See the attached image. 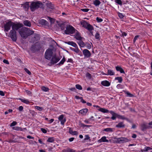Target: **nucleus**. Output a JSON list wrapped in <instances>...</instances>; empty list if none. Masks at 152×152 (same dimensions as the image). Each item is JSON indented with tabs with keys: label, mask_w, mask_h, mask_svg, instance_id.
Returning a JSON list of instances; mask_svg holds the SVG:
<instances>
[{
	"label": "nucleus",
	"mask_w": 152,
	"mask_h": 152,
	"mask_svg": "<svg viewBox=\"0 0 152 152\" xmlns=\"http://www.w3.org/2000/svg\"><path fill=\"white\" fill-rule=\"evenodd\" d=\"M106 137L104 136L102 137L100 140H99V141L100 142H108V140L106 139Z\"/></svg>",
	"instance_id": "nucleus-26"
},
{
	"label": "nucleus",
	"mask_w": 152,
	"mask_h": 152,
	"mask_svg": "<svg viewBox=\"0 0 152 152\" xmlns=\"http://www.w3.org/2000/svg\"><path fill=\"white\" fill-rule=\"evenodd\" d=\"M22 26L23 24H22L20 23H15L13 22V23L12 24V30L14 29V30L15 31V30H17Z\"/></svg>",
	"instance_id": "nucleus-10"
},
{
	"label": "nucleus",
	"mask_w": 152,
	"mask_h": 152,
	"mask_svg": "<svg viewBox=\"0 0 152 152\" xmlns=\"http://www.w3.org/2000/svg\"><path fill=\"white\" fill-rule=\"evenodd\" d=\"M116 117V115H113V116L111 117V118L112 120H115V119Z\"/></svg>",
	"instance_id": "nucleus-64"
},
{
	"label": "nucleus",
	"mask_w": 152,
	"mask_h": 152,
	"mask_svg": "<svg viewBox=\"0 0 152 152\" xmlns=\"http://www.w3.org/2000/svg\"><path fill=\"white\" fill-rule=\"evenodd\" d=\"M73 131L72 129L71 128H70L69 129V132L71 134H72L73 133Z\"/></svg>",
	"instance_id": "nucleus-59"
},
{
	"label": "nucleus",
	"mask_w": 152,
	"mask_h": 152,
	"mask_svg": "<svg viewBox=\"0 0 152 152\" xmlns=\"http://www.w3.org/2000/svg\"><path fill=\"white\" fill-rule=\"evenodd\" d=\"M75 86L76 88L78 89L81 90L82 89V86L80 85L77 84Z\"/></svg>",
	"instance_id": "nucleus-42"
},
{
	"label": "nucleus",
	"mask_w": 152,
	"mask_h": 152,
	"mask_svg": "<svg viewBox=\"0 0 152 152\" xmlns=\"http://www.w3.org/2000/svg\"><path fill=\"white\" fill-rule=\"evenodd\" d=\"M72 48L71 49L72 50H74L75 52L76 53H78L79 51V50L78 48H77V47L76 48Z\"/></svg>",
	"instance_id": "nucleus-45"
},
{
	"label": "nucleus",
	"mask_w": 152,
	"mask_h": 152,
	"mask_svg": "<svg viewBox=\"0 0 152 152\" xmlns=\"http://www.w3.org/2000/svg\"><path fill=\"white\" fill-rule=\"evenodd\" d=\"M99 110L104 113H107L109 112V111L103 108H100Z\"/></svg>",
	"instance_id": "nucleus-30"
},
{
	"label": "nucleus",
	"mask_w": 152,
	"mask_h": 152,
	"mask_svg": "<svg viewBox=\"0 0 152 152\" xmlns=\"http://www.w3.org/2000/svg\"><path fill=\"white\" fill-rule=\"evenodd\" d=\"M115 2L119 5H121L122 4L121 0H115Z\"/></svg>",
	"instance_id": "nucleus-44"
},
{
	"label": "nucleus",
	"mask_w": 152,
	"mask_h": 152,
	"mask_svg": "<svg viewBox=\"0 0 152 152\" xmlns=\"http://www.w3.org/2000/svg\"><path fill=\"white\" fill-rule=\"evenodd\" d=\"M3 62L4 63L6 64H9V62H8V61L7 60H6L5 59H4L3 61Z\"/></svg>",
	"instance_id": "nucleus-61"
},
{
	"label": "nucleus",
	"mask_w": 152,
	"mask_h": 152,
	"mask_svg": "<svg viewBox=\"0 0 152 152\" xmlns=\"http://www.w3.org/2000/svg\"><path fill=\"white\" fill-rule=\"evenodd\" d=\"M81 24L83 27L88 30L92 35H93V32L92 31L94 30V28L92 25L85 20L81 22Z\"/></svg>",
	"instance_id": "nucleus-2"
},
{
	"label": "nucleus",
	"mask_w": 152,
	"mask_h": 152,
	"mask_svg": "<svg viewBox=\"0 0 152 152\" xmlns=\"http://www.w3.org/2000/svg\"><path fill=\"white\" fill-rule=\"evenodd\" d=\"M145 150H144V151H148V150H151L152 149V148H151L150 147H147V148H145Z\"/></svg>",
	"instance_id": "nucleus-54"
},
{
	"label": "nucleus",
	"mask_w": 152,
	"mask_h": 152,
	"mask_svg": "<svg viewBox=\"0 0 152 152\" xmlns=\"http://www.w3.org/2000/svg\"><path fill=\"white\" fill-rule=\"evenodd\" d=\"M13 22L11 21H9L6 23L4 25V31L5 32H8L11 28V27L12 26V24Z\"/></svg>",
	"instance_id": "nucleus-8"
},
{
	"label": "nucleus",
	"mask_w": 152,
	"mask_h": 152,
	"mask_svg": "<svg viewBox=\"0 0 152 152\" xmlns=\"http://www.w3.org/2000/svg\"><path fill=\"white\" fill-rule=\"evenodd\" d=\"M41 131L42 132L44 133H47V131L46 129H44L41 128Z\"/></svg>",
	"instance_id": "nucleus-53"
},
{
	"label": "nucleus",
	"mask_w": 152,
	"mask_h": 152,
	"mask_svg": "<svg viewBox=\"0 0 152 152\" xmlns=\"http://www.w3.org/2000/svg\"><path fill=\"white\" fill-rule=\"evenodd\" d=\"M139 36L138 35L136 36L135 37L134 40H133V42H135L136 41V40L137 39V38L139 37Z\"/></svg>",
	"instance_id": "nucleus-56"
},
{
	"label": "nucleus",
	"mask_w": 152,
	"mask_h": 152,
	"mask_svg": "<svg viewBox=\"0 0 152 152\" xmlns=\"http://www.w3.org/2000/svg\"><path fill=\"white\" fill-rule=\"evenodd\" d=\"M19 33L21 37L23 39H26L27 38L26 27H23L19 31Z\"/></svg>",
	"instance_id": "nucleus-5"
},
{
	"label": "nucleus",
	"mask_w": 152,
	"mask_h": 152,
	"mask_svg": "<svg viewBox=\"0 0 152 152\" xmlns=\"http://www.w3.org/2000/svg\"><path fill=\"white\" fill-rule=\"evenodd\" d=\"M55 140H54V138L53 137H49L47 141V142H53Z\"/></svg>",
	"instance_id": "nucleus-33"
},
{
	"label": "nucleus",
	"mask_w": 152,
	"mask_h": 152,
	"mask_svg": "<svg viewBox=\"0 0 152 152\" xmlns=\"http://www.w3.org/2000/svg\"><path fill=\"white\" fill-rule=\"evenodd\" d=\"M86 76L88 77L89 79H91V75L89 73H87L86 74Z\"/></svg>",
	"instance_id": "nucleus-51"
},
{
	"label": "nucleus",
	"mask_w": 152,
	"mask_h": 152,
	"mask_svg": "<svg viewBox=\"0 0 152 152\" xmlns=\"http://www.w3.org/2000/svg\"><path fill=\"white\" fill-rule=\"evenodd\" d=\"M16 31L15 30H11L10 32V37L13 41H16L17 40Z\"/></svg>",
	"instance_id": "nucleus-9"
},
{
	"label": "nucleus",
	"mask_w": 152,
	"mask_h": 152,
	"mask_svg": "<svg viewBox=\"0 0 152 152\" xmlns=\"http://www.w3.org/2000/svg\"><path fill=\"white\" fill-rule=\"evenodd\" d=\"M40 37L39 35L37 34H34L31 40L32 42H35L38 41Z\"/></svg>",
	"instance_id": "nucleus-12"
},
{
	"label": "nucleus",
	"mask_w": 152,
	"mask_h": 152,
	"mask_svg": "<svg viewBox=\"0 0 152 152\" xmlns=\"http://www.w3.org/2000/svg\"><path fill=\"white\" fill-rule=\"evenodd\" d=\"M24 24L26 26L30 27L31 26V23L28 20H26L23 21Z\"/></svg>",
	"instance_id": "nucleus-21"
},
{
	"label": "nucleus",
	"mask_w": 152,
	"mask_h": 152,
	"mask_svg": "<svg viewBox=\"0 0 152 152\" xmlns=\"http://www.w3.org/2000/svg\"><path fill=\"white\" fill-rule=\"evenodd\" d=\"M75 151L73 149H71L70 148H68L66 149H64L63 152H75Z\"/></svg>",
	"instance_id": "nucleus-27"
},
{
	"label": "nucleus",
	"mask_w": 152,
	"mask_h": 152,
	"mask_svg": "<svg viewBox=\"0 0 152 152\" xmlns=\"http://www.w3.org/2000/svg\"><path fill=\"white\" fill-rule=\"evenodd\" d=\"M69 90L71 91H75L76 90L75 88L74 87L69 88Z\"/></svg>",
	"instance_id": "nucleus-63"
},
{
	"label": "nucleus",
	"mask_w": 152,
	"mask_h": 152,
	"mask_svg": "<svg viewBox=\"0 0 152 152\" xmlns=\"http://www.w3.org/2000/svg\"><path fill=\"white\" fill-rule=\"evenodd\" d=\"M23 107L22 106H20L18 108V110L20 111H22L23 110Z\"/></svg>",
	"instance_id": "nucleus-58"
},
{
	"label": "nucleus",
	"mask_w": 152,
	"mask_h": 152,
	"mask_svg": "<svg viewBox=\"0 0 152 152\" xmlns=\"http://www.w3.org/2000/svg\"><path fill=\"white\" fill-rule=\"evenodd\" d=\"M125 126V125L123 122H120L116 126V127L118 128H124Z\"/></svg>",
	"instance_id": "nucleus-22"
},
{
	"label": "nucleus",
	"mask_w": 152,
	"mask_h": 152,
	"mask_svg": "<svg viewBox=\"0 0 152 152\" xmlns=\"http://www.w3.org/2000/svg\"><path fill=\"white\" fill-rule=\"evenodd\" d=\"M150 128L152 127L150 126H147L146 123H143L141 125V129L143 131H144L147 129H149Z\"/></svg>",
	"instance_id": "nucleus-13"
},
{
	"label": "nucleus",
	"mask_w": 152,
	"mask_h": 152,
	"mask_svg": "<svg viewBox=\"0 0 152 152\" xmlns=\"http://www.w3.org/2000/svg\"><path fill=\"white\" fill-rule=\"evenodd\" d=\"M115 80H117L120 83H121L122 81V78L121 77H117L115 78Z\"/></svg>",
	"instance_id": "nucleus-39"
},
{
	"label": "nucleus",
	"mask_w": 152,
	"mask_h": 152,
	"mask_svg": "<svg viewBox=\"0 0 152 152\" xmlns=\"http://www.w3.org/2000/svg\"><path fill=\"white\" fill-rule=\"evenodd\" d=\"M13 129L16 130H21L22 129L21 128L17 126L14 127Z\"/></svg>",
	"instance_id": "nucleus-46"
},
{
	"label": "nucleus",
	"mask_w": 152,
	"mask_h": 152,
	"mask_svg": "<svg viewBox=\"0 0 152 152\" xmlns=\"http://www.w3.org/2000/svg\"><path fill=\"white\" fill-rule=\"evenodd\" d=\"M76 30L72 26L67 25L66 30L64 31L65 34H72L76 32Z\"/></svg>",
	"instance_id": "nucleus-4"
},
{
	"label": "nucleus",
	"mask_w": 152,
	"mask_h": 152,
	"mask_svg": "<svg viewBox=\"0 0 152 152\" xmlns=\"http://www.w3.org/2000/svg\"><path fill=\"white\" fill-rule=\"evenodd\" d=\"M58 26L61 27V29L62 30H64L65 28H66V26L63 23L59 24Z\"/></svg>",
	"instance_id": "nucleus-29"
},
{
	"label": "nucleus",
	"mask_w": 152,
	"mask_h": 152,
	"mask_svg": "<svg viewBox=\"0 0 152 152\" xmlns=\"http://www.w3.org/2000/svg\"><path fill=\"white\" fill-rule=\"evenodd\" d=\"M20 99V100L22 102L27 104H28L30 102L29 101L27 100L24 99Z\"/></svg>",
	"instance_id": "nucleus-40"
},
{
	"label": "nucleus",
	"mask_w": 152,
	"mask_h": 152,
	"mask_svg": "<svg viewBox=\"0 0 152 152\" xmlns=\"http://www.w3.org/2000/svg\"><path fill=\"white\" fill-rule=\"evenodd\" d=\"M53 51V49H51L47 50L45 54V57L46 59L50 60L55 55Z\"/></svg>",
	"instance_id": "nucleus-3"
},
{
	"label": "nucleus",
	"mask_w": 152,
	"mask_h": 152,
	"mask_svg": "<svg viewBox=\"0 0 152 152\" xmlns=\"http://www.w3.org/2000/svg\"><path fill=\"white\" fill-rule=\"evenodd\" d=\"M78 134L77 132V131H73L72 134L73 135H77Z\"/></svg>",
	"instance_id": "nucleus-60"
},
{
	"label": "nucleus",
	"mask_w": 152,
	"mask_h": 152,
	"mask_svg": "<svg viewBox=\"0 0 152 152\" xmlns=\"http://www.w3.org/2000/svg\"><path fill=\"white\" fill-rule=\"evenodd\" d=\"M65 61V59L64 57L60 61V62L58 63V64L59 65H61L63 64L64 62Z\"/></svg>",
	"instance_id": "nucleus-37"
},
{
	"label": "nucleus",
	"mask_w": 152,
	"mask_h": 152,
	"mask_svg": "<svg viewBox=\"0 0 152 152\" xmlns=\"http://www.w3.org/2000/svg\"><path fill=\"white\" fill-rule=\"evenodd\" d=\"M101 84L104 86H110V83L108 81L105 80L102 81Z\"/></svg>",
	"instance_id": "nucleus-17"
},
{
	"label": "nucleus",
	"mask_w": 152,
	"mask_h": 152,
	"mask_svg": "<svg viewBox=\"0 0 152 152\" xmlns=\"http://www.w3.org/2000/svg\"><path fill=\"white\" fill-rule=\"evenodd\" d=\"M41 89L42 91L45 92L48 91L49 90V89L48 87H46L44 86L42 87Z\"/></svg>",
	"instance_id": "nucleus-35"
},
{
	"label": "nucleus",
	"mask_w": 152,
	"mask_h": 152,
	"mask_svg": "<svg viewBox=\"0 0 152 152\" xmlns=\"http://www.w3.org/2000/svg\"><path fill=\"white\" fill-rule=\"evenodd\" d=\"M84 55L87 57H89L91 55V53L87 49H85L83 51Z\"/></svg>",
	"instance_id": "nucleus-15"
},
{
	"label": "nucleus",
	"mask_w": 152,
	"mask_h": 152,
	"mask_svg": "<svg viewBox=\"0 0 152 152\" xmlns=\"http://www.w3.org/2000/svg\"><path fill=\"white\" fill-rule=\"evenodd\" d=\"M80 41L79 42L78 44L81 47H83L85 46V44L84 42L81 41V40H79Z\"/></svg>",
	"instance_id": "nucleus-32"
},
{
	"label": "nucleus",
	"mask_w": 152,
	"mask_h": 152,
	"mask_svg": "<svg viewBox=\"0 0 152 152\" xmlns=\"http://www.w3.org/2000/svg\"><path fill=\"white\" fill-rule=\"evenodd\" d=\"M81 10L84 12H87L89 11V9H81Z\"/></svg>",
	"instance_id": "nucleus-55"
},
{
	"label": "nucleus",
	"mask_w": 152,
	"mask_h": 152,
	"mask_svg": "<svg viewBox=\"0 0 152 152\" xmlns=\"http://www.w3.org/2000/svg\"><path fill=\"white\" fill-rule=\"evenodd\" d=\"M39 23L44 26H47L48 25V22L44 19L41 20L39 21Z\"/></svg>",
	"instance_id": "nucleus-19"
},
{
	"label": "nucleus",
	"mask_w": 152,
	"mask_h": 152,
	"mask_svg": "<svg viewBox=\"0 0 152 152\" xmlns=\"http://www.w3.org/2000/svg\"><path fill=\"white\" fill-rule=\"evenodd\" d=\"M0 95L1 96H4V94L3 91H0Z\"/></svg>",
	"instance_id": "nucleus-62"
},
{
	"label": "nucleus",
	"mask_w": 152,
	"mask_h": 152,
	"mask_svg": "<svg viewBox=\"0 0 152 152\" xmlns=\"http://www.w3.org/2000/svg\"><path fill=\"white\" fill-rule=\"evenodd\" d=\"M95 36L96 39H98L99 37V34L98 33H97L96 34Z\"/></svg>",
	"instance_id": "nucleus-52"
},
{
	"label": "nucleus",
	"mask_w": 152,
	"mask_h": 152,
	"mask_svg": "<svg viewBox=\"0 0 152 152\" xmlns=\"http://www.w3.org/2000/svg\"><path fill=\"white\" fill-rule=\"evenodd\" d=\"M104 131L107 132H112L113 131V129L110 128H108L104 129Z\"/></svg>",
	"instance_id": "nucleus-34"
},
{
	"label": "nucleus",
	"mask_w": 152,
	"mask_h": 152,
	"mask_svg": "<svg viewBox=\"0 0 152 152\" xmlns=\"http://www.w3.org/2000/svg\"><path fill=\"white\" fill-rule=\"evenodd\" d=\"M24 69L25 71L29 75H31V73L27 68H24Z\"/></svg>",
	"instance_id": "nucleus-43"
},
{
	"label": "nucleus",
	"mask_w": 152,
	"mask_h": 152,
	"mask_svg": "<svg viewBox=\"0 0 152 152\" xmlns=\"http://www.w3.org/2000/svg\"><path fill=\"white\" fill-rule=\"evenodd\" d=\"M43 5V4L40 2H32L30 5V7L31 11H34L39 7H42Z\"/></svg>",
	"instance_id": "nucleus-1"
},
{
	"label": "nucleus",
	"mask_w": 152,
	"mask_h": 152,
	"mask_svg": "<svg viewBox=\"0 0 152 152\" xmlns=\"http://www.w3.org/2000/svg\"><path fill=\"white\" fill-rule=\"evenodd\" d=\"M101 3V2L99 0H95L94 1V4L96 6H97L99 5Z\"/></svg>",
	"instance_id": "nucleus-31"
},
{
	"label": "nucleus",
	"mask_w": 152,
	"mask_h": 152,
	"mask_svg": "<svg viewBox=\"0 0 152 152\" xmlns=\"http://www.w3.org/2000/svg\"><path fill=\"white\" fill-rule=\"evenodd\" d=\"M60 60V59L57 58L55 54L52 58L50 62L51 65L57 63Z\"/></svg>",
	"instance_id": "nucleus-11"
},
{
	"label": "nucleus",
	"mask_w": 152,
	"mask_h": 152,
	"mask_svg": "<svg viewBox=\"0 0 152 152\" xmlns=\"http://www.w3.org/2000/svg\"><path fill=\"white\" fill-rule=\"evenodd\" d=\"M88 109H83L80 110L79 113L83 115H85L87 113Z\"/></svg>",
	"instance_id": "nucleus-24"
},
{
	"label": "nucleus",
	"mask_w": 152,
	"mask_h": 152,
	"mask_svg": "<svg viewBox=\"0 0 152 152\" xmlns=\"http://www.w3.org/2000/svg\"><path fill=\"white\" fill-rule=\"evenodd\" d=\"M107 75H114V72L112 70H108L107 71Z\"/></svg>",
	"instance_id": "nucleus-36"
},
{
	"label": "nucleus",
	"mask_w": 152,
	"mask_h": 152,
	"mask_svg": "<svg viewBox=\"0 0 152 152\" xmlns=\"http://www.w3.org/2000/svg\"><path fill=\"white\" fill-rule=\"evenodd\" d=\"M75 38L77 40H81L82 39V37L80 36L79 33L77 30H76Z\"/></svg>",
	"instance_id": "nucleus-16"
},
{
	"label": "nucleus",
	"mask_w": 152,
	"mask_h": 152,
	"mask_svg": "<svg viewBox=\"0 0 152 152\" xmlns=\"http://www.w3.org/2000/svg\"><path fill=\"white\" fill-rule=\"evenodd\" d=\"M66 43L68 45H71L75 48H76L77 47V46L76 44L73 42H66Z\"/></svg>",
	"instance_id": "nucleus-25"
},
{
	"label": "nucleus",
	"mask_w": 152,
	"mask_h": 152,
	"mask_svg": "<svg viewBox=\"0 0 152 152\" xmlns=\"http://www.w3.org/2000/svg\"><path fill=\"white\" fill-rule=\"evenodd\" d=\"M58 120L61 121V124L62 125H64L66 121L65 118H64V116L63 115H60L58 117Z\"/></svg>",
	"instance_id": "nucleus-14"
},
{
	"label": "nucleus",
	"mask_w": 152,
	"mask_h": 152,
	"mask_svg": "<svg viewBox=\"0 0 152 152\" xmlns=\"http://www.w3.org/2000/svg\"><path fill=\"white\" fill-rule=\"evenodd\" d=\"M96 20L98 22H102L103 20L101 18H99L98 17H97L96 18Z\"/></svg>",
	"instance_id": "nucleus-49"
},
{
	"label": "nucleus",
	"mask_w": 152,
	"mask_h": 152,
	"mask_svg": "<svg viewBox=\"0 0 152 152\" xmlns=\"http://www.w3.org/2000/svg\"><path fill=\"white\" fill-rule=\"evenodd\" d=\"M118 15L119 18H122L124 17V16L121 13H118Z\"/></svg>",
	"instance_id": "nucleus-48"
},
{
	"label": "nucleus",
	"mask_w": 152,
	"mask_h": 152,
	"mask_svg": "<svg viewBox=\"0 0 152 152\" xmlns=\"http://www.w3.org/2000/svg\"><path fill=\"white\" fill-rule=\"evenodd\" d=\"M47 7L50 9H53L54 8V6L50 2H48L46 4Z\"/></svg>",
	"instance_id": "nucleus-23"
},
{
	"label": "nucleus",
	"mask_w": 152,
	"mask_h": 152,
	"mask_svg": "<svg viewBox=\"0 0 152 152\" xmlns=\"http://www.w3.org/2000/svg\"><path fill=\"white\" fill-rule=\"evenodd\" d=\"M125 94H126L128 96L130 97H133L134 96L132 94H131L128 91H126L125 92Z\"/></svg>",
	"instance_id": "nucleus-38"
},
{
	"label": "nucleus",
	"mask_w": 152,
	"mask_h": 152,
	"mask_svg": "<svg viewBox=\"0 0 152 152\" xmlns=\"http://www.w3.org/2000/svg\"><path fill=\"white\" fill-rule=\"evenodd\" d=\"M85 138L84 139V140H86L89 139L90 138L88 135H86L85 136Z\"/></svg>",
	"instance_id": "nucleus-50"
},
{
	"label": "nucleus",
	"mask_w": 152,
	"mask_h": 152,
	"mask_svg": "<svg viewBox=\"0 0 152 152\" xmlns=\"http://www.w3.org/2000/svg\"><path fill=\"white\" fill-rule=\"evenodd\" d=\"M115 68L117 71H119L122 73H125L124 70L121 67L117 66L115 67Z\"/></svg>",
	"instance_id": "nucleus-20"
},
{
	"label": "nucleus",
	"mask_w": 152,
	"mask_h": 152,
	"mask_svg": "<svg viewBox=\"0 0 152 152\" xmlns=\"http://www.w3.org/2000/svg\"><path fill=\"white\" fill-rule=\"evenodd\" d=\"M42 47L41 44L37 42L32 46L31 50L33 52L39 50Z\"/></svg>",
	"instance_id": "nucleus-6"
},
{
	"label": "nucleus",
	"mask_w": 152,
	"mask_h": 152,
	"mask_svg": "<svg viewBox=\"0 0 152 152\" xmlns=\"http://www.w3.org/2000/svg\"><path fill=\"white\" fill-rule=\"evenodd\" d=\"M115 141L117 143H124L129 141L130 140L127 138L124 137H121L120 138H115Z\"/></svg>",
	"instance_id": "nucleus-7"
},
{
	"label": "nucleus",
	"mask_w": 152,
	"mask_h": 152,
	"mask_svg": "<svg viewBox=\"0 0 152 152\" xmlns=\"http://www.w3.org/2000/svg\"><path fill=\"white\" fill-rule=\"evenodd\" d=\"M116 117L117 118H118L119 119H123V120H126V119H127V118H125L124 116L121 115H118L117 114L116 115Z\"/></svg>",
	"instance_id": "nucleus-28"
},
{
	"label": "nucleus",
	"mask_w": 152,
	"mask_h": 152,
	"mask_svg": "<svg viewBox=\"0 0 152 152\" xmlns=\"http://www.w3.org/2000/svg\"><path fill=\"white\" fill-rule=\"evenodd\" d=\"M35 108L36 109L39 110V111H41L43 110V108L42 107H39L37 106H35Z\"/></svg>",
	"instance_id": "nucleus-41"
},
{
	"label": "nucleus",
	"mask_w": 152,
	"mask_h": 152,
	"mask_svg": "<svg viewBox=\"0 0 152 152\" xmlns=\"http://www.w3.org/2000/svg\"><path fill=\"white\" fill-rule=\"evenodd\" d=\"M48 18L49 19V20L50 21L51 23H54L53 20V18L50 17H48Z\"/></svg>",
	"instance_id": "nucleus-57"
},
{
	"label": "nucleus",
	"mask_w": 152,
	"mask_h": 152,
	"mask_svg": "<svg viewBox=\"0 0 152 152\" xmlns=\"http://www.w3.org/2000/svg\"><path fill=\"white\" fill-rule=\"evenodd\" d=\"M17 124V123L15 121H13L10 124V126H12L16 125Z\"/></svg>",
	"instance_id": "nucleus-47"
},
{
	"label": "nucleus",
	"mask_w": 152,
	"mask_h": 152,
	"mask_svg": "<svg viewBox=\"0 0 152 152\" xmlns=\"http://www.w3.org/2000/svg\"><path fill=\"white\" fill-rule=\"evenodd\" d=\"M27 37L33 34L34 32V31H33L31 30L29 28H27Z\"/></svg>",
	"instance_id": "nucleus-18"
}]
</instances>
